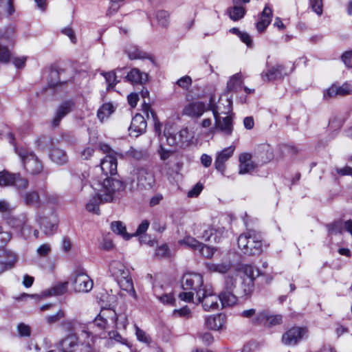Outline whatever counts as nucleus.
<instances>
[{
  "label": "nucleus",
  "instance_id": "obj_1",
  "mask_svg": "<svg viewBox=\"0 0 352 352\" xmlns=\"http://www.w3.org/2000/svg\"><path fill=\"white\" fill-rule=\"evenodd\" d=\"M85 188H92L96 191L101 202H112L117 199L120 192L124 190L122 182L113 178L106 177L101 180L94 179L90 186Z\"/></svg>",
  "mask_w": 352,
  "mask_h": 352
},
{
  "label": "nucleus",
  "instance_id": "obj_2",
  "mask_svg": "<svg viewBox=\"0 0 352 352\" xmlns=\"http://www.w3.org/2000/svg\"><path fill=\"white\" fill-rule=\"evenodd\" d=\"M109 271L115 278L121 289L126 291L133 298L137 295L133 287V283L129 270L118 260H113L109 263Z\"/></svg>",
  "mask_w": 352,
  "mask_h": 352
},
{
  "label": "nucleus",
  "instance_id": "obj_3",
  "mask_svg": "<svg viewBox=\"0 0 352 352\" xmlns=\"http://www.w3.org/2000/svg\"><path fill=\"white\" fill-rule=\"evenodd\" d=\"M227 110L225 111H220L219 107L217 106H210V109L212 111L215 124L214 126L210 127L209 130L204 134L205 137L208 138L207 140L212 139L216 132V130H219L225 135H230L233 131L232 118L229 116L221 118L220 114H227L231 111L232 101L230 99L227 100Z\"/></svg>",
  "mask_w": 352,
  "mask_h": 352
},
{
  "label": "nucleus",
  "instance_id": "obj_4",
  "mask_svg": "<svg viewBox=\"0 0 352 352\" xmlns=\"http://www.w3.org/2000/svg\"><path fill=\"white\" fill-rule=\"evenodd\" d=\"M239 248L244 254L255 256L263 251V243L261 235L255 230H248L241 234L237 240Z\"/></svg>",
  "mask_w": 352,
  "mask_h": 352
},
{
  "label": "nucleus",
  "instance_id": "obj_5",
  "mask_svg": "<svg viewBox=\"0 0 352 352\" xmlns=\"http://www.w3.org/2000/svg\"><path fill=\"white\" fill-rule=\"evenodd\" d=\"M238 272H230L225 280L223 290L219 294V301L223 307L232 306L236 303L235 293Z\"/></svg>",
  "mask_w": 352,
  "mask_h": 352
},
{
  "label": "nucleus",
  "instance_id": "obj_6",
  "mask_svg": "<svg viewBox=\"0 0 352 352\" xmlns=\"http://www.w3.org/2000/svg\"><path fill=\"white\" fill-rule=\"evenodd\" d=\"M131 185L141 188H151L155 184L153 173L145 167H134L128 178Z\"/></svg>",
  "mask_w": 352,
  "mask_h": 352
},
{
  "label": "nucleus",
  "instance_id": "obj_7",
  "mask_svg": "<svg viewBox=\"0 0 352 352\" xmlns=\"http://www.w3.org/2000/svg\"><path fill=\"white\" fill-rule=\"evenodd\" d=\"M15 152L21 158L23 167L31 175L40 174L43 166L38 157L32 153L24 148L15 147Z\"/></svg>",
  "mask_w": 352,
  "mask_h": 352
},
{
  "label": "nucleus",
  "instance_id": "obj_8",
  "mask_svg": "<svg viewBox=\"0 0 352 352\" xmlns=\"http://www.w3.org/2000/svg\"><path fill=\"white\" fill-rule=\"evenodd\" d=\"M196 298L206 311L217 309L219 307V295H216L210 286L206 285L202 289L198 290Z\"/></svg>",
  "mask_w": 352,
  "mask_h": 352
},
{
  "label": "nucleus",
  "instance_id": "obj_9",
  "mask_svg": "<svg viewBox=\"0 0 352 352\" xmlns=\"http://www.w3.org/2000/svg\"><path fill=\"white\" fill-rule=\"evenodd\" d=\"M294 69V64L292 62L276 64L270 68L267 72H263L261 74V76L264 81L281 79L291 74Z\"/></svg>",
  "mask_w": 352,
  "mask_h": 352
},
{
  "label": "nucleus",
  "instance_id": "obj_10",
  "mask_svg": "<svg viewBox=\"0 0 352 352\" xmlns=\"http://www.w3.org/2000/svg\"><path fill=\"white\" fill-rule=\"evenodd\" d=\"M29 182L19 173H12L7 170L0 172V186L7 187L14 186L18 190L28 188Z\"/></svg>",
  "mask_w": 352,
  "mask_h": 352
},
{
  "label": "nucleus",
  "instance_id": "obj_11",
  "mask_svg": "<svg viewBox=\"0 0 352 352\" xmlns=\"http://www.w3.org/2000/svg\"><path fill=\"white\" fill-rule=\"evenodd\" d=\"M349 95H352V80L346 81L342 85L333 84L323 91V99L325 100Z\"/></svg>",
  "mask_w": 352,
  "mask_h": 352
},
{
  "label": "nucleus",
  "instance_id": "obj_12",
  "mask_svg": "<svg viewBox=\"0 0 352 352\" xmlns=\"http://www.w3.org/2000/svg\"><path fill=\"white\" fill-rule=\"evenodd\" d=\"M105 316V311H102L91 324L90 329L91 331H85L82 333L88 337L91 336L93 338L99 337L100 338H106L107 333L105 330L109 328V325Z\"/></svg>",
  "mask_w": 352,
  "mask_h": 352
},
{
  "label": "nucleus",
  "instance_id": "obj_13",
  "mask_svg": "<svg viewBox=\"0 0 352 352\" xmlns=\"http://www.w3.org/2000/svg\"><path fill=\"white\" fill-rule=\"evenodd\" d=\"M36 221L40 229L46 235L53 234L56 230L58 220L52 212L48 216H45L43 211H38L36 215Z\"/></svg>",
  "mask_w": 352,
  "mask_h": 352
},
{
  "label": "nucleus",
  "instance_id": "obj_14",
  "mask_svg": "<svg viewBox=\"0 0 352 352\" xmlns=\"http://www.w3.org/2000/svg\"><path fill=\"white\" fill-rule=\"evenodd\" d=\"M283 321L281 315L273 314L268 310H263L256 314V318L252 320L255 324L265 327H272L280 324Z\"/></svg>",
  "mask_w": 352,
  "mask_h": 352
},
{
  "label": "nucleus",
  "instance_id": "obj_15",
  "mask_svg": "<svg viewBox=\"0 0 352 352\" xmlns=\"http://www.w3.org/2000/svg\"><path fill=\"white\" fill-rule=\"evenodd\" d=\"M210 106H216L212 104V98H210V103L206 104L201 101H195L188 103L183 109V113L191 118H198L201 117L205 111L210 109Z\"/></svg>",
  "mask_w": 352,
  "mask_h": 352
},
{
  "label": "nucleus",
  "instance_id": "obj_16",
  "mask_svg": "<svg viewBox=\"0 0 352 352\" xmlns=\"http://www.w3.org/2000/svg\"><path fill=\"white\" fill-rule=\"evenodd\" d=\"M204 285L203 278L199 274H185L182 280V287L184 290H193L197 294V291L202 289Z\"/></svg>",
  "mask_w": 352,
  "mask_h": 352
},
{
  "label": "nucleus",
  "instance_id": "obj_17",
  "mask_svg": "<svg viewBox=\"0 0 352 352\" xmlns=\"http://www.w3.org/2000/svg\"><path fill=\"white\" fill-rule=\"evenodd\" d=\"M74 289L77 292H88L93 287V281L85 273L76 272L71 279Z\"/></svg>",
  "mask_w": 352,
  "mask_h": 352
},
{
  "label": "nucleus",
  "instance_id": "obj_18",
  "mask_svg": "<svg viewBox=\"0 0 352 352\" xmlns=\"http://www.w3.org/2000/svg\"><path fill=\"white\" fill-rule=\"evenodd\" d=\"M307 333L305 327H294L283 334L282 342L285 345L294 346L300 342Z\"/></svg>",
  "mask_w": 352,
  "mask_h": 352
},
{
  "label": "nucleus",
  "instance_id": "obj_19",
  "mask_svg": "<svg viewBox=\"0 0 352 352\" xmlns=\"http://www.w3.org/2000/svg\"><path fill=\"white\" fill-rule=\"evenodd\" d=\"M234 151L235 146H230L216 153L214 166L221 174L224 175L226 169V163L233 155Z\"/></svg>",
  "mask_w": 352,
  "mask_h": 352
},
{
  "label": "nucleus",
  "instance_id": "obj_20",
  "mask_svg": "<svg viewBox=\"0 0 352 352\" xmlns=\"http://www.w3.org/2000/svg\"><path fill=\"white\" fill-rule=\"evenodd\" d=\"M147 123L143 116L137 113L132 119L129 129L131 136L138 137L145 132Z\"/></svg>",
  "mask_w": 352,
  "mask_h": 352
},
{
  "label": "nucleus",
  "instance_id": "obj_21",
  "mask_svg": "<svg viewBox=\"0 0 352 352\" xmlns=\"http://www.w3.org/2000/svg\"><path fill=\"white\" fill-rule=\"evenodd\" d=\"M100 170L103 174L107 175H116L117 173V157L116 153L107 155L100 162Z\"/></svg>",
  "mask_w": 352,
  "mask_h": 352
},
{
  "label": "nucleus",
  "instance_id": "obj_22",
  "mask_svg": "<svg viewBox=\"0 0 352 352\" xmlns=\"http://www.w3.org/2000/svg\"><path fill=\"white\" fill-rule=\"evenodd\" d=\"M74 107V102L72 100H66L62 102L57 108L55 116L52 121L53 126L56 127L59 125L61 120Z\"/></svg>",
  "mask_w": 352,
  "mask_h": 352
},
{
  "label": "nucleus",
  "instance_id": "obj_23",
  "mask_svg": "<svg viewBox=\"0 0 352 352\" xmlns=\"http://www.w3.org/2000/svg\"><path fill=\"white\" fill-rule=\"evenodd\" d=\"M252 159V155L248 153H243L239 155V173L240 175L251 173L256 168V165Z\"/></svg>",
  "mask_w": 352,
  "mask_h": 352
},
{
  "label": "nucleus",
  "instance_id": "obj_24",
  "mask_svg": "<svg viewBox=\"0 0 352 352\" xmlns=\"http://www.w3.org/2000/svg\"><path fill=\"white\" fill-rule=\"evenodd\" d=\"M16 261V256L3 248L0 249V273L10 269Z\"/></svg>",
  "mask_w": 352,
  "mask_h": 352
},
{
  "label": "nucleus",
  "instance_id": "obj_25",
  "mask_svg": "<svg viewBox=\"0 0 352 352\" xmlns=\"http://www.w3.org/2000/svg\"><path fill=\"white\" fill-rule=\"evenodd\" d=\"M258 162L265 164L272 160L274 155L272 147L269 144L259 145L254 153Z\"/></svg>",
  "mask_w": 352,
  "mask_h": 352
},
{
  "label": "nucleus",
  "instance_id": "obj_26",
  "mask_svg": "<svg viewBox=\"0 0 352 352\" xmlns=\"http://www.w3.org/2000/svg\"><path fill=\"white\" fill-rule=\"evenodd\" d=\"M273 16V12L271 8L265 6L261 13L259 21L256 24V30L259 32H263L270 24Z\"/></svg>",
  "mask_w": 352,
  "mask_h": 352
},
{
  "label": "nucleus",
  "instance_id": "obj_27",
  "mask_svg": "<svg viewBox=\"0 0 352 352\" xmlns=\"http://www.w3.org/2000/svg\"><path fill=\"white\" fill-rule=\"evenodd\" d=\"M226 316L222 314H219L208 316L206 318L205 322L208 329L218 331L223 328L226 323Z\"/></svg>",
  "mask_w": 352,
  "mask_h": 352
},
{
  "label": "nucleus",
  "instance_id": "obj_28",
  "mask_svg": "<svg viewBox=\"0 0 352 352\" xmlns=\"http://www.w3.org/2000/svg\"><path fill=\"white\" fill-rule=\"evenodd\" d=\"M233 6L228 9V14L234 21L243 18L245 14V8L240 3V0H232Z\"/></svg>",
  "mask_w": 352,
  "mask_h": 352
},
{
  "label": "nucleus",
  "instance_id": "obj_29",
  "mask_svg": "<svg viewBox=\"0 0 352 352\" xmlns=\"http://www.w3.org/2000/svg\"><path fill=\"white\" fill-rule=\"evenodd\" d=\"M23 201L26 206L39 208L41 206V200L39 193L36 190H30L21 193Z\"/></svg>",
  "mask_w": 352,
  "mask_h": 352
},
{
  "label": "nucleus",
  "instance_id": "obj_30",
  "mask_svg": "<svg viewBox=\"0 0 352 352\" xmlns=\"http://www.w3.org/2000/svg\"><path fill=\"white\" fill-rule=\"evenodd\" d=\"M254 287V280L252 278H243L241 286L235 288V293L239 296H246L250 295Z\"/></svg>",
  "mask_w": 352,
  "mask_h": 352
},
{
  "label": "nucleus",
  "instance_id": "obj_31",
  "mask_svg": "<svg viewBox=\"0 0 352 352\" xmlns=\"http://www.w3.org/2000/svg\"><path fill=\"white\" fill-rule=\"evenodd\" d=\"M16 226L19 228L21 234L23 237L29 238L32 235V232L36 238L38 237V231L37 230H33L32 226L25 218L19 219Z\"/></svg>",
  "mask_w": 352,
  "mask_h": 352
},
{
  "label": "nucleus",
  "instance_id": "obj_32",
  "mask_svg": "<svg viewBox=\"0 0 352 352\" xmlns=\"http://www.w3.org/2000/svg\"><path fill=\"white\" fill-rule=\"evenodd\" d=\"M142 111L146 115L147 119H149L150 118L153 119L155 133L160 135L161 134L162 124L157 120V116L151 109V105L144 101L142 104Z\"/></svg>",
  "mask_w": 352,
  "mask_h": 352
},
{
  "label": "nucleus",
  "instance_id": "obj_33",
  "mask_svg": "<svg viewBox=\"0 0 352 352\" xmlns=\"http://www.w3.org/2000/svg\"><path fill=\"white\" fill-rule=\"evenodd\" d=\"M50 157L52 162L58 165H63L68 161V157L65 151L58 147H53L51 149Z\"/></svg>",
  "mask_w": 352,
  "mask_h": 352
},
{
  "label": "nucleus",
  "instance_id": "obj_34",
  "mask_svg": "<svg viewBox=\"0 0 352 352\" xmlns=\"http://www.w3.org/2000/svg\"><path fill=\"white\" fill-rule=\"evenodd\" d=\"M243 83V76L241 73H236L230 77L227 82V90L228 91L237 92Z\"/></svg>",
  "mask_w": 352,
  "mask_h": 352
},
{
  "label": "nucleus",
  "instance_id": "obj_35",
  "mask_svg": "<svg viewBox=\"0 0 352 352\" xmlns=\"http://www.w3.org/2000/svg\"><path fill=\"white\" fill-rule=\"evenodd\" d=\"M126 78L133 83L142 84L147 81L148 75L137 68H133L127 74Z\"/></svg>",
  "mask_w": 352,
  "mask_h": 352
},
{
  "label": "nucleus",
  "instance_id": "obj_36",
  "mask_svg": "<svg viewBox=\"0 0 352 352\" xmlns=\"http://www.w3.org/2000/svg\"><path fill=\"white\" fill-rule=\"evenodd\" d=\"M77 346V338L70 335L60 342L61 352H74Z\"/></svg>",
  "mask_w": 352,
  "mask_h": 352
},
{
  "label": "nucleus",
  "instance_id": "obj_37",
  "mask_svg": "<svg viewBox=\"0 0 352 352\" xmlns=\"http://www.w3.org/2000/svg\"><path fill=\"white\" fill-rule=\"evenodd\" d=\"M111 228L115 234L121 236L125 240H129L133 236L126 232V226L122 221H115L111 222Z\"/></svg>",
  "mask_w": 352,
  "mask_h": 352
},
{
  "label": "nucleus",
  "instance_id": "obj_38",
  "mask_svg": "<svg viewBox=\"0 0 352 352\" xmlns=\"http://www.w3.org/2000/svg\"><path fill=\"white\" fill-rule=\"evenodd\" d=\"M206 267L210 272L225 274L230 270L232 265L230 262L221 263H206Z\"/></svg>",
  "mask_w": 352,
  "mask_h": 352
},
{
  "label": "nucleus",
  "instance_id": "obj_39",
  "mask_svg": "<svg viewBox=\"0 0 352 352\" xmlns=\"http://www.w3.org/2000/svg\"><path fill=\"white\" fill-rule=\"evenodd\" d=\"M160 287L157 285L153 286V293L157 298L163 304L167 305H175V299L172 294H161L160 292Z\"/></svg>",
  "mask_w": 352,
  "mask_h": 352
},
{
  "label": "nucleus",
  "instance_id": "obj_40",
  "mask_svg": "<svg viewBox=\"0 0 352 352\" xmlns=\"http://www.w3.org/2000/svg\"><path fill=\"white\" fill-rule=\"evenodd\" d=\"M125 52L130 59L144 58L147 56V54L142 51L138 46L130 44L125 48Z\"/></svg>",
  "mask_w": 352,
  "mask_h": 352
},
{
  "label": "nucleus",
  "instance_id": "obj_41",
  "mask_svg": "<svg viewBox=\"0 0 352 352\" xmlns=\"http://www.w3.org/2000/svg\"><path fill=\"white\" fill-rule=\"evenodd\" d=\"M15 37V29L13 27L0 29V41L13 44Z\"/></svg>",
  "mask_w": 352,
  "mask_h": 352
},
{
  "label": "nucleus",
  "instance_id": "obj_42",
  "mask_svg": "<svg viewBox=\"0 0 352 352\" xmlns=\"http://www.w3.org/2000/svg\"><path fill=\"white\" fill-rule=\"evenodd\" d=\"M114 110L115 108L111 103H104L98 109V117L101 121H103L113 113Z\"/></svg>",
  "mask_w": 352,
  "mask_h": 352
},
{
  "label": "nucleus",
  "instance_id": "obj_43",
  "mask_svg": "<svg viewBox=\"0 0 352 352\" xmlns=\"http://www.w3.org/2000/svg\"><path fill=\"white\" fill-rule=\"evenodd\" d=\"M225 230L223 228H214L213 230H210V236H206V241L219 243L220 240L223 237Z\"/></svg>",
  "mask_w": 352,
  "mask_h": 352
},
{
  "label": "nucleus",
  "instance_id": "obj_44",
  "mask_svg": "<svg viewBox=\"0 0 352 352\" xmlns=\"http://www.w3.org/2000/svg\"><path fill=\"white\" fill-rule=\"evenodd\" d=\"M240 271H241L245 276V278H252L253 280H255L256 276L262 275L260 270L256 269V274L255 275L254 267L252 265H242L240 267Z\"/></svg>",
  "mask_w": 352,
  "mask_h": 352
},
{
  "label": "nucleus",
  "instance_id": "obj_45",
  "mask_svg": "<svg viewBox=\"0 0 352 352\" xmlns=\"http://www.w3.org/2000/svg\"><path fill=\"white\" fill-rule=\"evenodd\" d=\"M67 282L58 283L49 289L47 294L49 296L63 295L67 291Z\"/></svg>",
  "mask_w": 352,
  "mask_h": 352
},
{
  "label": "nucleus",
  "instance_id": "obj_46",
  "mask_svg": "<svg viewBox=\"0 0 352 352\" xmlns=\"http://www.w3.org/2000/svg\"><path fill=\"white\" fill-rule=\"evenodd\" d=\"M107 82V89H113L116 85L118 82V80L117 79V76L116 74L115 71H111L109 72H102L101 74Z\"/></svg>",
  "mask_w": 352,
  "mask_h": 352
},
{
  "label": "nucleus",
  "instance_id": "obj_47",
  "mask_svg": "<svg viewBox=\"0 0 352 352\" xmlns=\"http://www.w3.org/2000/svg\"><path fill=\"white\" fill-rule=\"evenodd\" d=\"M155 18L159 25L166 28L170 22L169 14L165 10H159L155 14Z\"/></svg>",
  "mask_w": 352,
  "mask_h": 352
},
{
  "label": "nucleus",
  "instance_id": "obj_48",
  "mask_svg": "<svg viewBox=\"0 0 352 352\" xmlns=\"http://www.w3.org/2000/svg\"><path fill=\"white\" fill-rule=\"evenodd\" d=\"M102 203L98 198V196L96 193V196L89 200L86 204V209L87 211L93 212L96 214H99V204Z\"/></svg>",
  "mask_w": 352,
  "mask_h": 352
},
{
  "label": "nucleus",
  "instance_id": "obj_49",
  "mask_svg": "<svg viewBox=\"0 0 352 352\" xmlns=\"http://www.w3.org/2000/svg\"><path fill=\"white\" fill-rule=\"evenodd\" d=\"M110 320L115 326L120 325L123 329H126L128 324V319L126 315L117 316L116 313H113Z\"/></svg>",
  "mask_w": 352,
  "mask_h": 352
},
{
  "label": "nucleus",
  "instance_id": "obj_50",
  "mask_svg": "<svg viewBox=\"0 0 352 352\" xmlns=\"http://www.w3.org/2000/svg\"><path fill=\"white\" fill-rule=\"evenodd\" d=\"M309 7L318 16H321L323 13L322 0H309Z\"/></svg>",
  "mask_w": 352,
  "mask_h": 352
},
{
  "label": "nucleus",
  "instance_id": "obj_51",
  "mask_svg": "<svg viewBox=\"0 0 352 352\" xmlns=\"http://www.w3.org/2000/svg\"><path fill=\"white\" fill-rule=\"evenodd\" d=\"M135 335L137 339L143 343L149 344L151 342V337L142 329L139 328L138 326H135Z\"/></svg>",
  "mask_w": 352,
  "mask_h": 352
},
{
  "label": "nucleus",
  "instance_id": "obj_52",
  "mask_svg": "<svg viewBox=\"0 0 352 352\" xmlns=\"http://www.w3.org/2000/svg\"><path fill=\"white\" fill-rule=\"evenodd\" d=\"M179 243L195 250L199 248L200 245H201V243L190 236L184 237L183 240L179 241Z\"/></svg>",
  "mask_w": 352,
  "mask_h": 352
},
{
  "label": "nucleus",
  "instance_id": "obj_53",
  "mask_svg": "<svg viewBox=\"0 0 352 352\" xmlns=\"http://www.w3.org/2000/svg\"><path fill=\"white\" fill-rule=\"evenodd\" d=\"M329 234L331 235L341 234L343 230L342 221H336L327 226Z\"/></svg>",
  "mask_w": 352,
  "mask_h": 352
},
{
  "label": "nucleus",
  "instance_id": "obj_54",
  "mask_svg": "<svg viewBox=\"0 0 352 352\" xmlns=\"http://www.w3.org/2000/svg\"><path fill=\"white\" fill-rule=\"evenodd\" d=\"M52 251V246L50 243H43L36 249V253L40 257H47Z\"/></svg>",
  "mask_w": 352,
  "mask_h": 352
},
{
  "label": "nucleus",
  "instance_id": "obj_55",
  "mask_svg": "<svg viewBox=\"0 0 352 352\" xmlns=\"http://www.w3.org/2000/svg\"><path fill=\"white\" fill-rule=\"evenodd\" d=\"M198 249L199 250L200 254L206 258H211L213 256L214 252L215 251L214 248L204 245L203 243H201V245H200V248Z\"/></svg>",
  "mask_w": 352,
  "mask_h": 352
},
{
  "label": "nucleus",
  "instance_id": "obj_56",
  "mask_svg": "<svg viewBox=\"0 0 352 352\" xmlns=\"http://www.w3.org/2000/svg\"><path fill=\"white\" fill-rule=\"evenodd\" d=\"M177 137L179 142L182 144L189 142L192 138L187 128L181 129L178 133Z\"/></svg>",
  "mask_w": 352,
  "mask_h": 352
},
{
  "label": "nucleus",
  "instance_id": "obj_57",
  "mask_svg": "<svg viewBox=\"0 0 352 352\" xmlns=\"http://www.w3.org/2000/svg\"><path fill=\"white\" fill-rule=\"evenodd\" d=\"M107 336L110 340H115L117 342L126 344V340L124 338L118 331H110L108 332Z\"/></svg>",
  "mask_w": 352,
  "mask_h": 352
},
{
  "label": "nucleus",
  "instance_id": "obj_58",
  "mask_svg": "<svg viewBox=\"0 0 352 352\" xmlns=\"http://www.w3.org/2000/svg\"><path fill=\"white\" fill-rule=\"evenodd\" d=\"M177 84L179 87L184 89H188L192 84V79L188 76H185L180 78L177 81Z\"/></svg>",
  "mask_w": 352,
  "mask_h": 352
},
{
  "label": "nucleus",
  "instance_id": "obj_59",
  "mask_svg": "<svg viewBox=\"0 0 352 352\" xmlns=\"http://www.w3.org/2000/svg\"><path fill=\"white\" fill-rule=\"evenodd\" d=\"M44 200L41 202L42 204H53L54 205L57 202V197L52 193L47 192H43Z\"/></svg>",
  "mask_w": 352,
  "mask_h": 352
},
{
  "label": "nucleus",
  "instance_id": "obj_60",
  "mask_svg": "<svg viewBox=\"0 0 352 352\" xmlns=\"http://www.w3.org/2000/svg\"><path fill=\"white\" fill-rule=\"evenodd\" d=\"M203 190V185L201 183L196 184L192 189L188 192V197H196Z\"/></svg>",
  "mask_w": 352,
  "mask_h": 352
},
{
  "label": "nucleus",
  "instance_id": "obj_61",
  "mask_svg": "<svg viewBox=\"0 0 352 352\" xmlns=\"http://www.w3.org/2000/svg\"><path fill=\"white\" fill-rule=\"evenodd\" d=\"M11 57L10 51L4 47L0 45V61L2 63H8Z\"/></svg>",
  "mask_w": 352,
  "mask_h": 352
},
{
  "label": "nucleus",
  "instance_id": "obj_62",
  "mask_svg": "<svg viewBox=\"0 0 352 352\" xmlns=\"http://www.w3.org/2000/svg\"><path fill=\"white\" fill-rule=\"evenodd\" d=\"M18 332L21 336L28 337L30 336V327L23 323L18 325Z\"/></svg>",
  "mask_w": 352,
  "mask_h": 352
},
{
  "label": "nucleus",
  "instance_id": "obj_63",
  "mask_svg": "<svg viewBox=\"0 0 352 352\" xmlns=\"http://www.w3.org/2000/svg\"><path fill=\"white\" fill-rule=\"evenodd\" d=\"M190 314V311L187 306H185L179 309L173 310V315L179 316V317H189Z\"/></svg>",
  "mask_w": 352,
  "mask_h": 352
},
{
  "label": "nucleus",
  "instance_id": "obj_64",
  "mask_svg": "<svg viewBox=\"0 0 352 352\" xmlns=\"http://www.w3.org/2000/svg\"><path fill=\"white\" fill-rule=\"evenodd\" d=\"M342 60L347 67H352V50L344 52L342 56Z\"/></svg>",
  "mask_w": 352,
  "mask_h": 352
}]
</instances>
